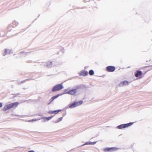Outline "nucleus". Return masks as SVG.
<instances>
[{
  "mask_svg": "<svg viewBox=\"0 0 152 152\" xmlns=\"http://www.w3.org/2000/svg\"><path fill=\"white\" fill-rule=\"evenodd\" d=\"M61 51L63 53H64V48H63L62 49H61Z\"/></svg>",
  "mask_w": 152,
  "mask_h": 152,
  "instance_id": "nucleus-25",
  "label": "nucleus"
},
{
  "mask_svg": "<svg viewBox=\"0 0 152 152\" xmlns=\"http://www.w3.org/2000/svg\"><path fill=\"white\" fill-rule=\"evenodd\" d=\"M66 91V90L64 91L63 93V94H68L71 95H73L76 94L77 92L76 89H72L67 91Z\"/></svg>",
  "mask_w": 152,
  "mask_h": 152,
  "instance_id": "nucleus-5",
  "label": "nucleus"
},
{
  "mask_svg": "<svg viewBox=\"0 0 152 152\" xmlns=\"http://www.w3.org/2000/svg\"><path fill=\"white\" fill-rule=\"evenodd\" d=\"M118 86H119L120 87L124 86L123 84V82H121L120 83H119L118 84Z\"/></svg>",
  "mask_w": 152,
  "mask_h": 152,
  "instance_id": "nucleus-21",
  "label": "nucleus"
},
{
  "mask_svg": "<svg viewBox=\"0 0 152 152\" xmlns=\"http://www.w3.org/2000/svg\"><path fill=\"white\" fill-rule=\"evenodd\" d=\"M28 152H35V151L33 150H31V151H28Z\"/></svg>",
  "mask_w": 152,
  "mask_h": 152,
  "instance_id": "nucleus-28",
  "label": "nucleus"
},
{
  "mask_svg": "<svg viewBox=\"0 0 152 152\" xmlns=\"http://www.w3.org/2000/svg\"><path fill=\"white\" fill-rule=\"evenodd\" d=\"M89 74L90 75H92L94 74V72L93 70H90L89 71Z\"/></svg>",
  "mask_w": 152,
  "mask_h": 152,
  "instance_id": "nucleus-18",
  "label": "nucleus"
},
{
  "mask_svg": "<svg viewBox=\"0 0 152 152\" xmlns=\"http://www.w3.org/2000/svg\"><path fill=\"white\" fill-rule=\"evenodd\" d=\"M46 65L47 68H51L52 66V62L51 61H48L46 63Z\"/></svg>",
  "mask_w": 152,
  "mask_h": 152,
  "instance_id": "nucleus-14",
  "label": "nucleus"
},
{
  "mask_svg": "<svg viewBox=\"0 0 152 152\" xmlns=\"http://www.w3.org/2000/svg\"><path fill=\"white\" fill-rule=\"evenodd\" d=\"M62 119H63L62 117H60V118H58V120L56 121H53V122L54 123H58V122H60V121H61L62 120Z\"/></svg>",
  "mask_w": 152,
  "mask_h": 152,
  "instance_id": "nucleus-15",
  "label": "nucleus"
},
{
  "mask_svg": "<svg viewBox=\"0 0 152 152\" xmlns=\"http://www.w3.org/2000/svg\"><path fill=\"white\" fill-rule=\"evenodd\" d=\"M67 151V152H69V151Z\"/></svg>",
  "mask_w": 152,
  "mask_h": 152,
  "instance_id": "nucleus-30",
  "label": "nucleus"
},
{
  "mask_svg": "<svg viewBox=\"0 0 152 152\" xmlns=\"http://www.w3.org/2000/svg\"><path fill=\"white\" fill-rule=\"evenodd\" d=\"M2 103L0 102V108L2 106Z\"/></svg>",
  "mask_w": 152,
  "mask_h": 152,
  "instance_id": "nucleus-24",
  "label": "nucleus"
},
{
  "mask_svg": "<svg viewBox=\"0 0 152 152\" xmlns=\"http://www.w3.org/2000/svg\"><path fill=\"white\" fill-rule=\"evenodd\" d=\"M61 111V110H58L53 111L50 110L48 112V113L50 114H57L59 112Z\"/></svg>",
  "mask_w": 152,
  "mask_h": 152,
  "instance_id": "nucleus-10",
  "label": "nucleus"
},
{
  "mask_svg": "<svg viewBox=\"0 0 152 152\" xmlns=\"http://www.w3.org/2000/svg\"><path fill=\"white\" fill-rule=\"evenodd\" d=\"M18 23L15 20L13 22L12 25L10 24L9 25V26L10 27H14L17 26L18 25Z\"/></svg>",
  "mask_w": 152,
  "mask_h": 152,
  "instance_id": "nucleus-13",
  "label": "nucleus"
},
{
  "mask_svg": "<svg viewBox=\"0 0 152 152\" xmlns=\"http://www.w3.org/2000/svg\"><path fill=\"white\" fill-rule=\"evenodd\" d=\"M37 120V119H33L31 120H29L28 121L29 122H32V121H36Z\"/></svg>",
  "mask_w": 152,
  "mask_h": 152,
  "instance_id": "nucleus-22",
  "label": "nucleus"
},
{
  "mask_svg": "<svg viewBox=\"0 0 152 152\" xmlns=\"http://www.w3.org/2000/svg\"><path fill=\"white\" fill-rule=\"evenodd\" d=\"M63 94H58L56 95H55L52 97H51V99L50 100V102L48 103V104H50L51 102L53 101L55 99H56L58 98L59 96H61V95H62Z\"/></svg>",
  "mask_w": 152,
  "mask_h": 152,
  "instance_id": "nucleus-9",
  "label": "nucleus"
},
{
  "mask_svg": "<svg viewBox=\"0 0 152 152\" xmlns=\"http://www.w3.org/2000/svg\"><path fill=\"white\" fill-rule=\"evenodd\" d=\"M12 53L13 52L12 50L5 49V51L3 54V56H5L7 54H10V53Z\"/></svg>",
  "mask_w": 152,
  "mask_h": 152,
  "instance_id": "nucleus-11",
  "label": "nucleus"
},
{
  "mask_svg": "<svg viewBox=\"0 0 152 152\" xmlns=\"http://www.w3.org/2000/svg\"><path fill=\"white\" fill-rule=\"evenodd\" d=\"M133 123V122H130L127 124H121L117 126L116 128L119 129L125 128L131 126Z\"/></svg>",
  "mask_w": 152,
  "mask_h": 152,
  "instance_id": "nucleus-3",
  "label": "nucleus"
},
{
  "mask_svg": "<svg viewBox=\"0 0 152 152\" xmlns=\"http://www.w3.org/2000/svg\"><path fill=\"white\" fill-rule=\"evenodd\" d=\"M82 88L81 86H77L75 87V89H76V90L77 91V90L80 89H81Z\"/></svg>",
  "mask_w": 152,
  "mask_h": 152,
  "instance_id": "nucleus-20",
  "label": "nucleus"
},
{
  "mask_svg": "<svg viewBox=\"0 0 152 152\" xmlns=\"http://www.w3.org/2000/svg\"><path fill=\"white\" fill-rule=\"evenodd\" d=\"M118 150V148L115 147H108L104 149L105 151L113 152Z\"/></svg>",
  "mask_w": 152,
  "mask_h": 152,
  "instance_id": "nucleus-6",
  "label": "nucleus"
},
{
  "mask_svg": "<svg viewBox=\"0 0 152 152\" xmlns=\"http://www.w3.org/2000/svg\"><path fill=\"white\" fill-rule=\"evenodd\" d=\"M83 101L82 100H80L78 102H74L72 103L71 104H70L69 105V107L70 108H73L77 106H78L83 103Z\"/></svg>",
  "mask_w": 152,
  "mask_h": 152,
  "instance_id": "nucleus-4",
  "label": "nucleus"
},
{
  "mask_svg": "<svg viewBox=\"0 0 152 152\" xmlns=\"http://www.w3.org/2000/svg\"><path fill=\"white\" fill-rule=\"evenodd\" d=\"M88 73L87 71L83 70L80 71L79 74L80 75L86 76L88 75Z\"/></svg>",
  "mask_w": 152,
  "mask_h": 152,
  "instance_id": "nucleus-8",
  "label": "nucleus"
},
{
  "mask_svg": "<svg viewBox=\"0 0 152 152\" xmlns=\"http://www.w3.org/2000/svg\"><path fill=\"white\" fill-rule=\"evenodd\" d=\"M16 95V96H18V95H20V93H18L16 94H15Z\"/></svg>",
  "mask_w": 152,
  "mask_h": 152,
  "instance_id": "nucleus-27",
  "label": "nucleus"
},
{
  "mask_svg": "<svg viewBox=\"0 0 152 152\" xmlns=\"http://www.w3.org/2000/svg\"><path fill=\"white\" fill-rule=\"evenodd\" d=\"M30 80V79H27L25 80H24L23 81H22L21 82L22 83H23L25 82L26 81V80Z\"/></svg>",
  "mask_w": 152,
  "mask_h": 152,
  "instance_id": "nucleus-23",
  "label": "nucleus"
},
{
  "mask_svg": "<svg viewBox=\"0 0 152 152\" xmlns=\"http://www.w3.org/2000/svg\"><path fill=\"white\" fill-rule=\"evenodd\" d=\"M54 115H52L48 117H44L43 119H45V121L47 120L48 121L49 120H50L51 119L53 116Z\"/></svg>",
  "mask_w": 152,
  "mask_h": 152,
  "instance_id": "nucleus-16",
  "label": "nucleus"
},
{
  "mask_svg": "<svg viewBox=\"0 0 152 152\" xmlns=\"http://www.w3.org/2000/svg\"><path fill=\"white\" fill-rule=\"evenodd\" d=\"M87 68V66H85V69H86Z\"/></svg>",
  "mask_w": 152,
  "mask_h": 152,
  "instance_id": "nucleus-29",
  "label": "nucleus"
},
{
  "mask_svg": "<svg viewBox=\"0 0 152 152\" xmlns=\"http://www.w3.org/2000/svg\"><path fill=\"white\" fill-rule=\"evenodd\" d=\"M96 142H92V145H94V144H95L96 143Z\"/></svg>",
  "mask_w": 152,
  "mask_h": 152,
  "instance_id": "nucleus-26",
  "label": "nucleus"
},
{
  "mask_svg": "<svg viewBox=\"0 0 152 152\" xmlns=\"http://www.w3.org/2000/svg\"><path fill=\"white\" fill-rule=\"evenodd\" d=\"M123 82L124 86L128 85L129 83V82L126 80L123 81Z\"/></svg>",
  "mask_w": 152,
  "mask_h": 152,
  "instance_id": "nucleus-17",
  "label": "nucleus"
},
{
  "mask_svg": "<svg viewBox=\"0 0 152 152\" xmlns=\"http://www.w3.org/2000/svg\"><path fill=\"white\" fill-rule=\"evenodd\" d=\"M64 88L62 84H58L54 86L52 89L53 92H55L61 90Z\"/></svg>",
  "mask_w": 152,
  "mask_h": 152,
  "instance_id": "nucleus-2",
  "label": "nucleus"
},
{
  "mask_svg": "<svg viewBox=\"0 0 152 152\" xmlns=\"http://www.w3.org/2000/svg\"><path fill=\"white\" fill-rule=\"evenodd\" d=\"M92 145V142H86L83 145H82V146L84 145Z\"/></svg>",
  "mask_w": 152,
  "mask_h": 152,
  "instance_id": "nucleus-19",
  "label": "nucleus"
},
{
  "mask_svg": "<svg viewBox=\"0 0 152 152\" xmlns=\"http://www.w3.org/2000/svg\"><path fill=\"white\" fill-rule=\"evenodd\" d=\"M106 71L109 72H113L115 70V67L113 66H108L106 68Z\"/></svg>",
  "mask_w": 152,
  "mask_h": 152,
  "instance_id": "nucleus-7",
  "label": "nucleus"
},
{
  "mask_svg": "<svg viewBox=\"0 0 152 152\" xmlns=\"http://www.w3.org/2000/svg\"><path fill=\"white\" fill-rule=\"evenodd\" d=\"M142 73L140 71L137 70L136 73H135V76L136 77H138L142 75Z\"/></svg>",
  "mask_w": 152,
  "mask_h": 152,
  "instance_id": "nucleus-12",
  "label": "nucleus"
},
{
  "mask_svg": "<svg viewBox=\"0 0 152 152\" xmlns=\"http://www.w3.org/2000/svg\"><path fill=\"white\" fill-rule=\"evenodd\" d=\"M18 104L19 103L18 102H16L6 104L2 109L1 110L4 111H6L11 108L17 107Z\"/></svg>",
  "mask_w": 152,
  "mask_h": 152,
  "instance_id": "nucleus-1",
  "label": "nucleus"
}]
</instances>
